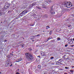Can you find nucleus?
I'll return each mask as SVG.
<instances>
[{
  "instance_id": "obj_1",
  "label": "nucleus",
  "mask_w": 74,
  "mask_h": 74,
  "mask_svg": "<svg viewBox=\"0 0 74 74\" xmlns=\"http://www.w3.org/2000/svg\"><path fill=\"white\" fill-rule=\"evenodd\" d=\"M25 57L28 61L31 62L33 59V57L32 54L29 53H25Z\"/></svg>"
},
{
  "instance_id": "obj_2",
  "label": "nucleus",
  "mask_w": 74,
  "mask_h": 74,
  "mask_svg": "<svg viewBox=\"0 0 74 74\" xmlns=\"http://www.w3.org/2000/svg\"><path fill=\"white\" fill-rule=\"evenodd\" d=\"M62 4H63L68 8H70L72 6V5H71V2L70 1L67 2V1H64L63 3Z\"/></svg>"
},
{
  "instance_id": "obj_3",
  "label": "nucleus",
  "mask_w": 74,
  "mask_h": 74,
  "mask_svg": "<svg viewBox=\"0 0 74 74\" xmlns=\"http://www.w3.org/2000/svg\"><path fill=\"white\" fill-rule=\"evenodd\" d=\"M28 12V11L26 10L23 11L22 13H20L19 16L17 17L16 19H20V18H21V16H22L23 15H25V14H26V13H27Z\"/></svg>"
},
{
  "instance_id": "obj_4",
  "label": "nucleus",
  "mask_w": 74,
  "mask_h": 74,
  "mask_svg": "<svg viewBox=\"0 0 74 74\" xmlns=\"http://www.w3.org/2000/svg\"><path fill=\"white\" fill-rule=\"evenodd\" d=\"M10 6V4L8 3H6L5 5L4 6V8L5 9H7V8H9Z\"/></svg>"
},
{
  "instance_id": "obj_5",
  "label": "nucleus",
  "mask_w": 74,
  "mask_h": 74,
  "mask_svg": "<svg viewBox=\"0 0 74 74\" xmlns=\"http://www.w3.org/2000/svg\"><path fill=\"white\" fill-rule=\"evenodd\" d=\"M62 58L63 59H65L66 60H67V59H68V57L66 55H64L62 57Z\"/></svg>"
},
{
  "instance_id": "obj_6",
  "label": "nucleus",
  "mask_w": 74,
  "mask_h": 74,
  "mask_svg": "<svg viewBox=\"0 0 74 74\" xmlns=\"http://www.w3.org/2000/svg\"><path fill=\"white\" fill-rule=\"evenodd\" d=\"M32 16H33L34 18H37V16H36V15L34 13H32Z\"/></svg>"
},
{
  "instance_id": "obj_7",
  "label": "nucleus",
  "mask_w": 74,
  "mask_h": 74,
  "mask_svg": "<svg viewBox=\"0 0 74 74\" xmlns=\"http://www.w3.org/2000/svg\"><path fill=\"white\" fill-rule=\"evenodd\" d=\"M63 61V60L62 59H60L58 61V64H61V62H62Z\"/></svg>"
},
{
  "instance_id": "obj_8",
  "label": "nucleus",
  "mask_w": 74,
  "mask_h": 74,
  "mask_svg": "<svg viewBox=\"0 0 74 74\" xmlns=\"http://www.w3.org/2000/svg\"><path fill=\"white\" fill-rule=\"evenodd\" d=\"M36 2H34L33 3V4L32 5H30V7H33V6L36 5Z\"/></svg>"
},
{
  "instance_id": "obj_9",
  "label": "nucleus",
  "mask_w": 74,
  "mask_h": 74,
  "mask_svg": "<svg viewBox=\"0 0 74 74\" xmlns=\"http://www.w3.org/2000/svg\"><path fill=\"white\" fill-rule=\"evenodd\" d=\"M68 42L69 44H70V45H71V44L73 43V41H72L68 40Z\"/></svg>"
},
{
  "instance_id": "obj_10",
  "label": "nucleus",
  "mask_w": 74,
  "mask_h": 74,
  "mask_svg": "<svg viewBox=\"0 0 74 74\" xmlns=\"http://www.w3.org/2000/svg\"><path fill=\"white\" fill-rule=\"evenodd\" d=\"M10 64L9 63H6L5 64V66L6 67H8V66H10Z\"/></svg>"
},
{
  "instance_id": "obj_11",
  "label": "nucleus",
  "mask_w": 74,
  "mask_h": 74,
  "mask_svg": "<svg viewBox=\"0 0 74 74\" xmlns=\"http://www.w3.org/2000/svg\"><path fill=\"white\" fill-rule=\"evenodd\" d=\"M51 38H52V37H50L49 38H48V39H47L46 40H47V41H45V42H47V41H48L49 40H50V39H51Z\"/></svg>"
},
{
  "instance_id": "obj_12",
  "label": "nucleus",
  "mask_w": 74,
  "mask_h": 74,
  "mask_svg": "<svg viewBox=\"0 0 74 74\" xmlns=\"http://www.w3.org/2000/svg\"><path fill=\"white\" fill-rule=\"evenodd\" d=\"M53 11V6L50 7V11Z\"/></svg>"
},
{
  "instance_id": "obj_13",
  "label": "nucleus",
  "mask_w": 74,
  "mask_h": 74,
  "mask_svg": "<svg viewBox=\"0 0 74 74\" xmlns=\"http://www.w3.org/2000/svg\"><path fill=\"white\" fill-rule=\"evenodd\" d=\"M36 7L37 8H38V9H39V10H41V8H40L38 6H37Z\"/></svg>"
},
{
  "instance_id": "obj_14",
  "label": "nucleus",
  "mask_w": 74,
  "mask_h": 74,
  "mask_svg": "<svg viewBox=\"0 0 74 74\" xmlns=\"http://www.w3.org/2000/svg\"><path fill=\"white\" fill-rule=\"evenodd\" d=\"M50 12L51 13V14H55V12H52V11H50Z\"/></svg>"
},
{
  "instance_id": "obj_15",
  "label": "nucleus",
  "mask_w": 74,
  "mask_h": 74,
  "mask_svg": "<svg viewBox=\"0 0 74 74\" xmlns=\"http://www.w3.org/2000/svg\"><path fill=\"white\" fill-rule=\"evenodd\" d=\"M22 60V58H21V59L18 60V61H16L17 62H20V61H21Z\"/></svg>"
},
{
  "instance_id": "obj_16",
  "label": "nucleus",
  "mask_w": 74,
  "mask_h": 74,
  "mask_svg": "<svg viewBox=\"0 0 74 74\" xmlns=\"http://www.w3.org/2000/svg\"><path fill=\"white\" fill-rule=\"evenodd\" d=\"M41 55L42 56H45V54L44 53H41Z\"/></svg>"
},
{
  "instance_id": "obj_17",
  "label": "nucleus",
  "mask_w": 74,
  "mask_h": 74,
  "mask_svg": "<svg viewBox=\"0 0 74 74\" xmlns=\"http://www.w3.org/2000/svg\"><path fill=\"white\" fill-rule=\"evenodd\" d=\"M21 47L22 48H23V47H24V44H21Z\"/></svg>"
},
{
  "instance_id": "obj_18",
  "label": "nucleus",
  "mask_w": 74,
  "mask_h": 74,
  "mask_svg": "<svg viewBox=\"0 0 74 74\" xmlns=\"http://www.w3.org/2000/svg\"><path fill=\"white\" fill-rule=\"evenodd\" d=\"M70 72H72V74H73V73H74V71L73 70H70Z\"/></svg>"
},
{
  "instance_id": "obj_19",
  "label": "nucleus",
  "mask_w": 74,
  "mask_h": 74,
  "mask_svg": "<svg viewBox=\"0 0 74 74\" xmlns=\"http://www.w3.org/2000/svg\"><path fill=\"white\" fill-rule=\"evenodd\" d=\"M46 27H47L46 28V29H49V26H47Z\"/></svg>"
},
{
  "instance_id": "obj_20",
  "label": "nucleus",
  "mask_w": 74,
  "mask_h": 74,
  "mask_svg": "<svg viewBox=\"0 0 74 74\" xmlns=\"http://www.w3.org/2000/svg\"><path fill=\"white\" fill-rule=\"evenodd\" d=\"M41 65H38V68H41Z\"/></svg>"
},
{
  "instance_id": "obj_21",
  "label": "nucleus",
  "mask_w": 74,
  "mask_h": 74,
  "mask_svg": "<svg viewBox=\"0 0 74 74\" xmlns=\"http://www.w3.org/2000/svg\"><path fill=\"white\" fill-rule=\"evenodd\" d=\"M57 40H60V38H57Z\"/></svg>"
},
{
  "instance_id": "obj_22",
  "label": "nucleus",
  "mask_w": 74,
  "mask_h": 74,
  "mask_svg": "<svg viewBox=\"0 0 74 74\" xmlns=\"http://www.w3.org/2000/svg\"><path fill=\"white\" fill-rule=\"evenodd\" d=\"M52 31L51 30L49 34H52Z\"/></svg>"
},
{
  "instance_id": "obj_23",
  "label": "nucleus",
  "mask_w": 74,
  "mask_h": 74,
  "mask_svg": "<svg viewBox=\"0 0 74 74\" xmlns=\"http://www.w3.org/2000/svg\"><path fill=\"white\" fill-rule=\"evenodd\" d=\"M65 69L67 70V69H69V67H65Z\"/></svg>"
},
{
  "instance_id": "obj_24",
  "label": "nucleus",
  "mask_w": 74,
  "mask_h": 74,
  "mask_svg": "<svg viewBox=\"0 0 74 74\" xmlns=\"http://www.w3.org/2000/svg\"><path fill=\"white\" fill-rule=\"evenodd\" d=\"M22 19H27L26 18V16L23 17Z\"/></svg>"
},
{
  "instance_id": "obj_25",
  "label": "nucleus",
  "mask_w": 74,
  "mask_h": 74,
  "mask_svg": "<svg viewBox=\"0 0 74 74\" xmlns=\"http://www.w3.org/2000/svg\"><path fill=\"white\" fill-rule=\"evenodd\" d=\"M50 59L51 60H52V59H53V57H51L50 58Z\"/></svg>"
},
{
  "instance_id": "obj_26",
  "label": "nucleus",
  "mask_w": 74,
  "mask_h": 74,
  "mask_svg": "<svg viewBox=\"0 0 74 74\" xmlns=\"http://www.w3.org/2000/svg\"><path fill=\"white\" fill-rule=\"evenodd\" d=\"M2 13L1 12H0V16H1L2 15Z\"/></svg>"
},
{
  "instance_id": "obj_27",
  "label": "nucleus",
  "mask_w": 74,
  "mask_h": 74,
  "mask_svg": "<svg viewBox=\"0 0 74 74\" xmlns=\"http://www.w3.org/2000/svg\"><path fill=\"white\" fill-rule=\"evenodd\" d=\"M67 46H68V45H67V44L65 45V47H67Z\"/></svg>"
},
{
  "instance_id": "obj_28",
  "label": "nucleus",
  "mask_w": 74,
  "mask_h": 74,
  "mask_svg": "<svg viewBox=\"0 0 74 74\" xmlns=\"http://www.w3.org/2000/svg\"><path fill=\"white\" fill-rule=\"evenodd\" d=\"M49 1L50 3H51L52 2V1H51V0H49Z\"/></svg>"
},
{
  "instance_id": "obj_29",
  "label": "nucleus",
  "mask_w": 74,
  "mask_h": 74,
  "mask_svg": "<svg viewBox=\"0 0 74 74\" xmlns=\"http://www.w3.org/2000/svg\"><path fill=\"white\" fill-rule=\"evenodd\" d=\"M38 36H40V34H38L36 35V37H38Z\"/></svg>"
},
{
  "instance_id": "obj_30",
  "label": "nucleus",
  "mask_w": 74,
  "mask_h": 74,
  "mask_svg": "<svg viewBox=\"0 0 74 74\" xmlns=\"http://www.w3.org/2000/svg\"><path fill=\"white\" fill-rule=\"evenodd\" d=\"M68 26L69 27H70V25H68Z\"/></svg>"
},
{
  "instance_id": "obj_31",
  "label": "nucleus",
  "mask_w": 74,
  "mask_h": 74,
  "mask_svg": "<svg viewBox=\"0 0 74 74\" xmlns=\"http://www.w3.org/2000/svg\"><path fill=\"white\" fill-rule=\"evenodd\" d=\"M22 41H20L19 42V44H21V43H22Z\"/></svg>"
},
{
  "instance_id": "obj_32",
  "label": "nucleus",
  "mask_w": 74,
  "mask_h": 74,
  "mask_svg": "<svg viewBox=\"0 0 74 74\" xmlns=\"http://www.w3.org/2000/svg\"><path fill=\"white\" fill-rule=\"evenodd\" d=\"M11 12V11H8V13L9 12L10 13V12Z\"/></svg>"
},
{
  "instance_id": "obj_33",
  "label": "nucleus",
  "mask_w": 74,
  "mask_h": 74,
  "mask_svg": "<svg viewBox=\"0 0 74 74\" xmlns=\"http://www.w3.org/2000/svg\"><path fill=\"white\" fill-rule=\"evenodd\" d=\"M16 74H19V72H17L16 73Z\"/></svg>"
},
{
  "instance_id": "obj_34",
  "label": "nucleus",
  "mask_w": 74,
  "mask_h": 74,
  "mask_svg": "<svg viewBox=\"0 0 74 74\" xmlns=\"http://www.w3.org/2000/svg\"><path fill=\"white\" fill-rule=\"evenodd\" d=\"M70 47H74L73 45H70Z\"/></svg>"
},
{
  "instance_id": "obj_35",
  "label": "nucleus",
  "mask_w": 74,
  "mask_h": 74,
  "mask_svg": "<svg viewBox=\"0 0 74 74\" xmlns=\"http://www.w3.org/2000/svg\"><path fill=\"white\" fill-rule=\"evenodd\" d=\"M12 66V64H11V65H10V66L11 67Z\"/></svg>"
},
{
  "instance_id": "obj_36",
  "label": "nucleus",
  "mask_w": 74,
  "mask_h": 74,
  "mask_svg": "<svg viewBox=\"0 0 74 74\" xmlns=\"http://www.w3.org/2000/svg\"><path fill=\"white\" fill-rule=\"evenodd\" d=\"M72 40H73V39L72 38H71L70 39V41H72Z\"/></svg>"
},
{
  "instance_id": "obj_37",
  "label": "nucleus",
  "mask_w": 74,
  "mask_h": 74,
  "mask_svg": "<svg viewBox=\"0 0 74 74\" xmlns=\"http://www.w3.org/2000/svg\"><path fill=\"white\" fill-rule=\"evenodd\" d=\"M38 56V57H39V58H40V56Z\"/></svg>"
},
{
  "instance_id": "obj_38",
  "label": "nucleus",
  "mask_w": 74,
  "mask_h": 74,
  "mask_svg": "<svg viewBox=\"0 0 74 74\" xmlns=\"http://www.w3.org/2000/svg\"><path fill=\"white\" fill-rule=\"evenodd\" d=\"M53 41H55V40H53Z\"/></svg>"
},
{
  "instance_id": "obj_39",
  "label": "nucleus",
  "mask_w": 74,
  "mask_h": 74,
  "mask_svg": "<svg viewBox=\"0 0 74 74\" xmlns=\"http://www.w3.org/2000/svg\"><path fill=\"white\" fill-rule=\"evenodd\" d=\"M30 26H34V25H30Z\"/></svg>"
},
{
  "instance_id": "obj_40",
  "label": "nucleus",
  "mask_w": 74,
  "mask_h": 74,
  "mask_svg": "<svg viewBox=\"0 0 74 74\" xmlns=\"http://www.w3.org/2000/svg\"><path fill=\"white\" fill-rule=\"evenodd\" d=\"M73 41H74V38H73Z\"/></svg>"
},
{
  "instance_id": "obj_41",
  "label": "nucleus",
  "mask_w": 74,
  "mask_h": 74,
  "mask_svg": "<svg viewBox=\"0 0 74 74\" xmlns=\"http://www.w3.org/2000/svg\"><path fill=\"white\" fill-rule=\"evenodd\" d=\"M11 55H12H12H13V54H11Z\"/></svg>"
},
{
  "instance_id": "obj_42",
  "label": "nucleus",
  "mask_w": 74,
  "mask_h": 74,
  "mask_svg": "<svg viewBox=\"0 0 74 74\" xmlns=\"http://www.w3.org/2000/svg\"><path fill=\"white\" fill-rule=\"evenodd\" d=\"M0 74H1V72H0Z\"/></svg>"
},
{
  "instance_id": "obj_43",
  "label": "nucleus",
  "mask_w": 74,
  "mask_h": 74,
  "mask_svg": "<svg viewBox=\"0 0 74 74\" xmlns=\"http://www.w3.org/2000/svg\"><path fill=\"white\" fill-rule=\"evenodd\" d=\"M64 74H68L67 73H64Z\"/></svg>"
},
{
  "instance_id": "obj_44",
  "label": "nucleus",
  "mask_w": 74,
  "mask_h": 74,
  "mask_svg": "<svg viewBox=\"0 0 74 74\" xmlns=\"http://www.w3.org/2000/svg\"><path fill=\"white\" fill-rule=\"evenodd\" d=\"M10 55H12V53H10Z\"/></svg>"
},
{
  "instance_id": "obj_45",
  "label": "nucleus",
  "mask_w": 74,
  "mask_h": 74,
  "mask_svg": "<svg viewBox=\"0 0 74 74\" xmlns=\"http://www.w3.org/2000/svg\"><path fill=\"white\" fill-rule=\"evenodd\" d=\"M43 32H44V31H43Z\"/></svg>"
},
{
  "instance_id": "obj_46",
  "label": "nucleus",
  "mask_w": 74,
  "mask_h": 74,
  "mask_svg": "<svg viewBox=\"0 0 74 74\" xmlns=\"http://www.w3.org/2000/svg\"><path fill=\"white\" fill-rule=\"evenodd\" d=\"M57 64H59V62L58 63H57Z\"/></svg>"
},
{
  "instance_id": "obj_47",
  "label": "nucleus",
  "mask_w": 74,
  "mask_h": 74,
  "mask_svg": "<svg viewBox=\"0 0 74 74\" xmlns=\"http://www.w3.org/2000/svg\"><path fill=\"white\" fill-rule=\"evenodd\" d=\"M18 70H19V69H18Z\"/></svg>"
},
{
  "instance_id": "obj_48",
  "label": "nucleus",
  "mask_w": 74,
  "mask_h": 74,
  "mask_svg": "<svg viewBox=\"0 0 74 74\" xmlns=\"http://www.w3.org/2000/svg\"><path fill=\"white\" fill-rule=\"evenodd\" d=\"M1 23H2V22H1Z\"/></svg>"
},
{
  "instance_id": "obj_49",
  "label": "nucleus",
  "mask_w": 74,
  "mask_h": 74,
  "mask_svg": "<svg viewBox=\"0 0 74 74\" xmlns=\"http://www.w3.org/2000/svg\"><path fill=\"white\" fill-rule=\"evenodd\" d=\"M12 53H13V51L12 52Z\"/></svg>"
},
{
  "instance_id": "obj_50",
  "label": "nucleus",
  "mask_w": 74,
  "mask_h": 74,
  "mask_svg": "<svg viewBox=\"0 0 74 74\" xmlns=\"http://www.w3.org/2000/svg\"><path fill=\"white\" fill-rule=\"evenodd\" d=\"M23 39H24V38H23Z\"/></svg>"
}]
</instances>
